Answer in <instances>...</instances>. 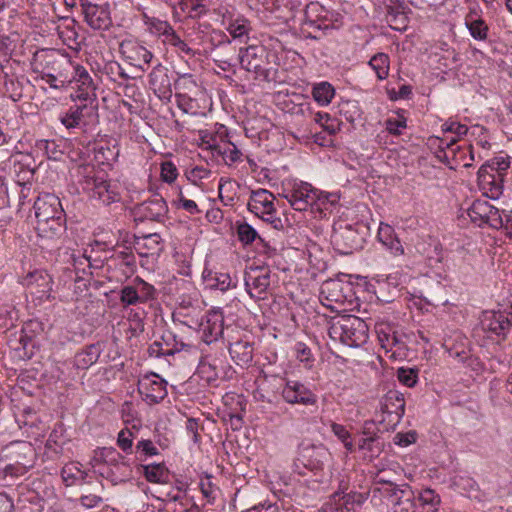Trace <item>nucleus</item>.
Wrapping results in <instances>:
<instances>
[{
  "label": "nucleus",
  "instance_id": "obj_1",
  "mask_svg": "<svg viewBox=\"0 0 512 512\" xmlns=\"http://www.w3.org/2000/svg\"><path fill=\"white\" fill-rule=\"evenodd\" d=\"M368 325L355 315H343L334 318L329 325L328 335L333 340L355 348L365 344L368 340Z\"/></svg>",
  "mask_w": 512,
  "mask_h": 512
},
{
  "label": "nucleus",
  "instance_id": "obj_2",
  "mask_svg": "<svg viewBox=\"0 0 512 512\" xmlns=\"http://www.w3.org/2000/svg\"><path fill=\"white\" fill-rule=\"evenodd\" d=\"M510 161L505 157H495L478 170V184L483 194L491 199H498L504 190V181Z\"/></svg>",
  "mask_w": 512,
  "mask_h": 512
},
{
  "label": "nucleus",
  "instance_id": "obj_3",
  "mask_svg": "<svg viewBox=\"0 0 512 512\" xmlns=\"http://www.w3.org/2000/svg\"><path fill=\"white\" fill-rule=\"evenodd\" d=\"M368 235L369 226L363 222L339 225L333 229L331 244L339 254L350 255L363 248Z\"/></svg>",
  "mask_w": 512,
  "mask_h": 512
},
{
  "label": "nucleus",
  "instance_id": "obj_4",
  "mask_svg": "<svg viewBox=\"0 0 512 512\" xmlns=\"http://www.w3.org/2000/svg\"><path fill=\"white\" fill-rule=\"evenodd\" d=\"M45 66L41 71L34 69L39 73L35 81H43L54 90H61L68 87L72 80L67 75V68H71V63L58 56L57 53L51 51L44 55Z\"/></svg>",
  "mask_w": 512,
  "mask_h": 512
},
{
  "label": "nucleus",
  "instance_id": "obj_5",
  "mask_svg": "<svg viewBox=\"0 0 512 512\" xmlns=\"http://www.w3.org/2000/svg\"><path fill=\"white\" fill-rule=\"evenodd\" d=\"M283 197L297 211H305L308 207L313 206H317V209H322L321 205L327 202H334V200H330L331 195H324L307 182L295 185L290 192L283 194Z\"/></svg>",
  "mask_w": 512,
  "mask_h": 512
},
{
  "label": "nucleus",
  "instance_id": "obj_6",
  "mask_svg": "<svg viewBox=\"0 0 512 512\" xmlns=\"http://www.w3.org/2000/svg\"><path fill=\"white\" fill-rule=\"evenodd\" d=\"M266 56L265 48L259 45H250L246 48H240L239 51V60L242 68L248 72H254L256 78L268 81L270 71L264 66Z\"/></svg>",
  "mask_w": 512,
  "mask_h": 512
},
{
  "label": "nucleus",
  "instance_id": "obj_7",
  "mask_svg": "<svg viewBox=\"0 0 512 512\" xmlns=\"http://www.w3.org/2000/svg\"><path fill=\"white\" fill-rule=\"evenodd\" d=\"M467 214L471 221L478 226L487 224L495 229H499L504 226L503 215L497 208L490 205L486 200H475L467 209Z\"/></svg>",
  "mask_w": 512,
  "mask_h": 512
},
{
  "label": "nucleus",
  "instance_id": "obj_8",
  "mask_svg": "<svg viewBox=\"0 0 512 512\" xmlns=\"http://www.w3.org/2000/svg\"><path fill=\"white\" fill-rule=\"evenodd\" d=\"M299 461L307 470L312 472L322 471L330 459V452L324 445L301 443L298 447Z\"/></svg>",
  "mask_w": 512,
  "mask_h": 512
},
{
  "label": "nucleus",
  "instance_id": "obj_9",
  "mask_svg": "<svg viewBox=\"0 0 512 512\" xmlns=\"http://www.w3.org/2000/svg\"><path fill=\"white\" fill-rule=\"evenodd\" d=\"M281 396L289 404L315 406L317 395L303 383L296 380H287L281 389Z\"/></svg>",
  "mask_w": 512,
  "mask_h": 512
},
{
  "label": "nucleus",
  "instance_id": "obj_10",
  "mask_svg": "<svg viewBox=\"0 0 512 512\" xmlns=\"http://www.w3.org/2000/svg\"><path fill=\"white\" fill-rule=\"evenodd\" d=\"M81 6L85 22L93 30H106L112 25L109 4L82 1Z\"/></svg>",
  "mask_w": 512,
  "mask_h": 512
},
{
  "label": "nucleus",
  "instance_id": "obj_11",
  "mask_svg": "<svg viewBox=\"0 0 512 512\" xmlns=\"http://www.w3.org/2000/svg\"><path fill=\"white\" fill-rule=\"evenodd\" d=\"M481 326L484 331L505 340L512 328V319H509L506 311H484Z\"/></svg>",
  "mask_w": 512,
  "mask_h": 512
},
{
  "label": "nucleus",
  "instance_id": "obj_12",
  "mask_svg": "<svg viewBox=\"0 0 512 512\" xmlns=\"http://www.w3.org/2000/svg\"><path fill=\"white\" fill-rule=\"evenodd\" d=\"M338 16V13L327 9L317 1L310 2L305 8L306 25L319 30L328 29L334 21L338 20Z\"/></svg>",
  "mask_w": 512,
  "mask_h": 512
},
{
  "label": "nucleus",
  "instance_id": "obj_13",
  "mask_svg": "<svg viewBox=\"0 0 512 512\" xmlns=\"http://www.w3.org/2000/svg\"><path fill=\"white\" fill-rule=\"evenodd\" d=\"M168 213V206L162 196L154 195L134 208V215L140 220L162 222Z\"/></svg>",
  "mask_w": 512,
  "mask_h": 512
},
{
  "label": "nucleus",
  "instance_id": "obj_14",
  "mask_svg": "<svg viewBox=\"0 0 512 512\" xmlns=\"http://www.w3.org/2000/svg\"><path fill=\"white\" fill-rule=\"evenodd\" d=\"M166 381L158 375H146L138 382V391L149 404H156L167 396Z\"/></svg>",
  "mask_w": 512,
  "mask_h": 512
},
{
  "label": "nucleus",
  "instance_id": "obj_15",
  "mask_svg": "<svg viewBox=\"0 0 512 512\" xmlns=\"http://www.w3.org/2000/svg\"><path fill=\"white\" fill-rule=\"evenodd\" d=\"M270 270L263 267L252 268L245 273V287L251 298L263 299L270 286Z\"/></svg>",
  "mask_w": 512,
  "mask_h": 512
},
{
  "label": "nucleus",
  "instance_id": "obj_16",
  "mask_svg": "<svg viewBox=\"0 0 512 512\" xmlns=\"http://www.w3.org/2000/svg\"><path fill=\"white\" fill-rule=\"evenodd\" d=\"M84 189L89 192L92 199L99 201L104 205H110L119 201L120 196L112 185L103 179L89 177L85 180Z\"/></svg>",
  "mask_w": 512,
  "mask_h": 512
},
{
  "label": "nucleus",
  "instance_id": "obj_17",
  "mask_svg": "<svg viewBox=\"0 0 512 512\" xmlns=\"http://www.w3.org/2000/svg\"><path fill=\"white\" fill-rule=\"evenodd\" d=\"M120 52L132 65L140 68L142 71L147 70L153 59L152 52L133 41H123L120 44Z\"/></svg>",
  "mask_w": 512,
  "mask_h": 512
},
{
  "label": "nucleus",
  "instance_id": "obj_18",
  "mask_svg": "<svg viewBox=\"0 0 512 512\" xmlns=\"http://www.w3.org/2000/svg\"><path fill=\"white\" fill-rule=\"evenodd\" d=\"M33 209L37 221L64 215L60 199L51 193L40 194L34 202Z\"/></svg>",
  "mask_w": 512,
  "mask_h": 512
},
{
  "label": "nucleus",
  "instance_id": "obj_19",
  "mask_svg": "<svg viewBox=\"0 0 512 512\" xmlns=\"http://www.w3.org/2000/svg\"><path fill=\"white\" fill-rule=\"evenodd\" d=\"M99 459L110 467L109 472H107L108 476L115 477V480H121L117 474L124 477L128 476V473L130 472L129 465L124 461L125 457L116 449L111 447L102 448L99 454Z\"/></svg>",
  "mask_w": 512,
  "mask_h": 512
},
{
  "label": "nucleus",
  "instance_id": "obj_20",
  "mask_svg": "<svg viewBox=\"0 0 512 512\" xmlns=\"http://www.w3.org/2000/svg\"><path fill=\"white\" fill-rule=\"evenodd\" d=\"M149 85L161 99H169L172 94L168 69L161 63L155 65L149 74Z\"/></svg>",
  "mask_w": 512,
  "mask_h": 512
},
{
  "label": "nucleus",
  "instance_id": "obj_21",
  "mask_svg": "<svg viewBox=\"0 0 512 512\" xmlns=\"http://www.w3.org/2000/svg\"><path fill=\"white\" fill-rule=\"evenodd\" d=\"M224 316L221 309H212L208 312L206 322L202 324V339L210 344L223 335Z\"/></svg>",
  "mask_w": 512,
  "mask_h": 512
},
{
  "label": "nucleus",
  "instance_id": "obj_22",
  "mask_svg": "<svg viewBox=\"0 0 512 512\" xmlns=\"http://www.w3.org/2000/svg\"><path fill=\"white\" fill-rule=\"evenodd\" d=\"M275 196L266 189L252 191L248 202V210L260 217L267 212H271L274 207Z\"/></svg>",
  "mask_w": 512,
  "mask_h": 512
},
{
  "label": "nucleus",
  "instance_id": "obj_23",
  "mask_svg": "<svg viewBox=\"0 0 512 512\" xmlns=\"http://www.w3.org/2000/svg\"><path fill=\"white\" fill-rule=\"evenodd\" d=\"M22 284L27 288L36 289L37 293H41L39 297H43L51 290V278L42 270H34L23 278Z\"/></svg>",
  "mask_w": 512,
  "mask_h": 512
},
{
  "label": "nucleus",
  "instance_id": "obj_24",
  "mask_svg": "<svg viewBox=\"0 0 512 512\" xmlns=\"http://www.w3.org/2000/svg\"><path fill=\"white\" fill-rule=\"evenodd\" d=\"M381 410L388 414L394 413L401 418L405 413L404 395L397 390L388 391L381 401Z\"/></svg>",
  "mask_w": 512,
  "mask_h": 512
},
{
  "label": "nucleus",
  "instance_id": "obj_25",
  "mask_svg": "<svg viewBox=\"0 0 512 512\" xmlns=\"http://www.w3.org/2000/svg\"><path fill=\"white\" fill-rule=\"evenodd\" d=\"M101 353L102 345L100 342L90 344L75 355L74 365L78 369H88L98 361Z\"/></svg>",
  "mask_w": 512,
  "mask_h": 512
},
{
  "label": "nucleus",
  "instance_id": "obj_26",
  "mask_svg": "<svg viewBox=\"0 0 512 512\" xmlns=\"http://www.w3.org/2000/svg\"><path fill=\"white\" fill-rule=\"evenodd\" d=\"M378 239L393 255L398 256L404 253L403 246L392 226L381 223L378 229Z\"/></svg>",
  "mask_w": 512,
  "mask_h": 512
},
{
  "label": "nucleus",
  "instance_id": "obj_27",
  "mask_svg": "<svg viewBox=\"0 0 512 512\" xmlns=\"http://www.w3.org/2000/svg\"><path fill=\"white\" fill-rule=\"evenodd\" d=\"M134 244L141 255L160 253L163 250L162 240L158 233L137 237Z\"/></svg>",
  "mask_w": 512,
  "mask_h": 512
},
{
  "label": "nucleus",
  "instance_id": "obj_28",
  "mask_svg": "<svg viewBox=\"0 0 512 512\" xmlns=\"http://www.w3.org/2000/svg\"><path fill=\"white\" fill-rule=\"evenodd\" d=\"M65 221V214L57 215L47 220L37 221L36 229L40 236L51 238L64 230Z\"/></svg>",
  "mask_w": 512,
  "mask_h": 512
},
{
  "label": "nucleus",
  "instance_id": "obj_29",
  "mask_svg": "<svg viewBox=\"0 0 512 512\" xmlns=\"http://www.w3.org/2000/svg\"><path fill=\"white\" fill-rule=\"evenodd\" d=\"M229 353L237 364H248L253 359L252 345L247 341H236L229 347Z\"/></svg>",
  "mask_w": 512,
  "mask_h": 512
},
{
  "label": "nucleus",
  "instance_id": "obj_30",
  "mask_svg": "<svg viewBox=\"0 0 512 512\" xmlns=\"http://www.w3.org/2000/svg\"><path fill=\"white\" fill-rule=\"evenodd\" d=\"M142 469L148 482L164 484L169 481V470L163 463L142 465Z\"/></svg>",
  "mask_w": 512,
  "mask_h": 512
},
{
  "label": "nucleus",
  "instance_id": "obj_31",
  "mask_svg": "<svg viewBox=\"0 0 512 512\" xmlns=\"http://www.w3.org/2000/svg\"><path fill=\"white\" fill-rule=\"evenodd\" d=\"M466 26L471 36L476 40H485L488 36V25L476 13L469 14L465 19Z\"/></svg>",
  "mask_w": 512,
  "mask_h": 512
},
{
  "label": "nucleus",
  "instance_id": "obj_32",
  "mask_svg": "<svg viewBox=\"0 0 512 512\" xmlns=\"http://www.w3.org/2000/svg\"><path fill=\"white\" fill-rule=\"evenodd\" d=\"M88 109L87 104L83 105H73L71 106L68 111L60 116V122L67 128V129H74L79 127L82 118L84 116V111Z\"/></svg>",
  "mask_w": 512,
  "mask_h": 512
},
{
  "label": "nucleus",
  "instance_id": "obj_33",
  "mask_svg": "<svg viewBox=\"0 0 512 512\" xmlns=\"http://www.w3.org/2000/svg\"><path fill=\"white\" fill-rule=\"evenodd\" d=\"M386 22L396 31H404L408 25V17L399 7L388 6L386 12Z\"/></svg>",
  "mask_w": 512,
  "mask_h": 512
},
{
  "label": "nucleus",
  "instance_id": "obj_34",
  "mask_svg": "<svg viewBox=\"0 0 512 512\" xmlns=\"http://www.w3.org/2000/svg\"><path fill=\"white\" fill-rule=\"evenodd\" d=\"M395 506H402L401 512H416L415 495L408 484H403L401 494L394 500Z\"/></svg>",
  "mask_w": 512,
  "mask_h": 512
},
{
  "label": "nucleus",
  "instance_id": "obj_35",
  "mask_svg": "<svg viewBox=\"0 0 512 512\" xmlns=\"http://www.w3.org/2000/svg\"><path fill=\"white\" fill-rule=\"evenodd\" d=\"M335 90L333 86L328 82H321L313 87L312 95L314 100L324 106L328 105L334 97Z\"/></svg>",
  "mask_w": 512,
  "mask_h": 512
},
{
  "label": "nucleus",
  "instance_id": "obj_36",
  "mask_svg": "<svg viewBox=\"0 0 512 512\" xmlns=\"http://www.w3.org/2000/svg\"><path fill=\"white\" fill-rule=\"evenodd\" d=\"M369 66L375 71L379 80H384L389 74V57L385 53H377L370 61Z\"/></svg>",
  "mask_w": 512,
  "mask_h": 512
},
{
  "label": "nucleus",
  "instance_id": "obj_37",
  "mask_svg": "<svg viewBox=\"0 0 512 512\" xmlns=\"http://www.w3.org/2000/svg\"><path fill=\"white\" fill-rule=\"evenodd\" d=\"M236 231L238 240L244 246L252 244L256 239H259L261 242H263V239L259 236L258 232L246 222H237Z\"/></svg>",
  "mask_w": 512,
  "mask_h": 512
},
{
  "label": "nucleus",
  "instance_id": "obj_38",
  "mask_svg": "<svg viewBox=\"0 0 512 512\" xmlns=\"http://www.w3.org/2000/svg\"><path fill=\"white\" fill-rule=\"evenodd\" d=\"M162 340L167 347H170L165 351L166 356L174 355L182 350H189L192 347L190 344L184 343L182 340H178L177 336L171 331L165 332L162 336Z\"/></svg>",
  "mask_w": 512,
  "mask_h": 512
},
{
  "label": "nucleus",
  "instance_id": "obj_39",
  "mask_svg": "<svg viewBox=\"0 0 512 512\" xmlns=\"http://www.w3.org/2000/svg\"><path fill=\"white\" fill-rule=\"evenodd\" d=\"M358 448L367 451L371 458L378 457L384 449V442L380 438H361Z\"/></svg>",
  "mask_w": 512,
  "mask_h": 512
},
{
  "label": "nucleus",
  "instance_id": "obj_40",
  "mask_svg": "<svg viewBox=\"0 0 512 512\" xmlns=\"http://www.w3.org/2000/svg\"><path fill=\"white\" fill-rule=\"evenodd\" d=\"M378 338L381 346L386 350H391L393 347H398V349L401 350L405 347L401 337L395 331H391V329H389L388 332L384 330L378 331Z\"/></svg>",
  "mask_w": 512,
  "mask_h": 512
},
{
  "label": "nucleus",
  "instance_id": "obj_41",
  "mask_svg": "<svg viewBox=\"0 0 512 512\" xmlns=\"http://www.w3.org/2000/svg\"><path fill=\"white\" fill-rule=\"evenodd\" d=\"M71 80L76 81L78 86L81 88H87L90 90L96 89V85L94 84L92 77L83 66L76 65L74 67V76Z\"/></svg>",
  "mask_w": 512,
  "mask_h": 512
},
{
  "label": "nucleus",
  "instance_id": "obj_42",
  "mask_svg": "<svg viewBox=\"0 0 512 512\" xmlns=\"http://www.w3.org/2000/svg\"><path fill=\"white\" fill-rule=\"evenodd\" d=\"M120 301L123 304V306H130L142 303L138 288L132 285L124 286L120 291Z\"/></svg>",
  "mask_w": 512,
  "mask_h": 512
},
{
  "label": "nucleus",
  "instance_id": "obj_43",
  "mask_svg": "<svg viewBox=\"0 0 512 512\" xmlns=\"http://www.w3.org/2000/svg\"><path fill=\"white\" fill-rule=\"evenodd\" d=\"M37 148L42 150L49 159L59 160L63 152L54 140H40L37 142Z\"/></svg>",
  "mask_w": 512,
  "mask_h": 512
},
{
  "label": "nucleus",
  "instance_id": "obj_44",
  "mask_svg": "<svg viewBox=\"0 0 512 512\" xmlns=\"http://www.w3.org/2000/svg\"><path fill=\"white\" fill-rule=\"evenodd\" d=\"M79 463H68L61 470V477L66 486L75 485V479L81 471Z\"/></svg>",
  "mask_w": 512,
  "mask_h": 512
},
{
  "label": "nucleus",
  "instance_id": "obj_45",
  "mask_svg": "<svg viewBox=\"0 0 512 512\" xmlns=\"http://www.w3.org/2000/svg\"><path fill=\"white\" fill-rule=\"evenodd\" d=\"M398 380L407 387H413L418 380V372L413 368L401 367L397 370Z\"/></svg>",
  "mask_w": 512,
  "mask_h": 512
},
{
  "label": "nucleus",
  "instance_id": "obj_46",
  "mask_svg": "<svg viewBox=\"0 0 512 512\" xmlns=\"http://www.w3.org/2000/svg\"><path fill=\"white\" fill-rule=\"evenodd\" d=\"M419 500L422 505L431 507V512H437L438 506L441 502L440 496L432 489H425L420 493Z\"/></svg>",
  "mask_w": 512,
  "mask_h": 512
},
{
  "label": "nucleus",
  "instance_id": "obj_47",
  "mask_svg": "<svg viewBox=\"0 0 512 512\" xmlns=\"http://www.w3.org/2000/svg\"><path fill=\"white\" fill-rule=\"evenodd\" d=\"M143 18L148 19L146 23L149 24L151 31L159 36L165 37L173 28L167 21H162L157 18H148L146 13H143Z\"/></svg>",
  "mask_w": 512,
  "mask_h": 512
},
{
  "label": "nucleus",
  "instance_id": "obj_48",
  "mask_svg": "<svg viewBox=\"0 0 512 512\" xmlns=\"http://www.w3.org/2000/svg\"><path fill=\"white\" fill-rule=\"evenodd\" d=\"M250 30V23L246 19H236L228 27L229 33L233 38H240L247 35Z\"/></svg>",
  "mask_w": 512,
  "mask_h": 512
},
{
  "label": "nucleus",
  "instance_id": "obj_49",
  "mask_svg": "<svg viewBox=\"0 0 512 512\" xmlns=\"http://www.w3.org/2000/svg\"><path fill=\"white\" fill-rule=\"evenodd\" d=\"M457 138H452L449 141L443 143V140L441 141V144L439 145L438 150L436 151V157L443 163L449 164V157L446 153V148L449 149L453 156L456 155V152L458 151L459 147L454 148V145L457 142Z\"/></svg>",
  "mask_w": 512,
  "mask_h": 512
},
{
  "label": "nucleus",
  "instance_id": "obj_50",
  "mask_svg": "<svg viewBox=\"0 0 512 512\" xmlns=\"http://www.w3.org/2000/svg\"><path fill=\"white\" fill-rule=\"evenodd\" d=\"M33 467V464L32 463H29V464H24V463H14V464H8L6 465V467L4 468V473L6 476H11V477H19V476H23L24 474L27 473V471Z\"/></svg>",
  "mask_w": 512,
  "mask_h": 512
},
{
  "label": "nucleus",
  "instance_id": "obj_51",
  "mask_svg": "<svg viewBox=\"0 0 512 512\" xmlns=\"http://www.w3.org/2000/svg\"><path fill=\"white\" fill-rule=\"evenodd\" d=\"M117 444L122 451L130 453L133 446V433L128 429L121 430L118 434Z\"/></svg>",
  "mask_w": 512,
  "mask_h": 512
},
{
  "label": "nucleus",
  "instance_id": "obj_52",
  "mask_svg": "<svg viewBox=\"0 0 512 512\" xmlns=\"http://www.w3.org/2000/svg\"><path fill=\"white\" fill-rule=\"evenodd\" d=\"M213 150L216 151L217 154L222 155L224 158L230 160L233 163L239 161L242 156L241 151L234 144H231L224 150L218 146H215Z\"/></svg>",
  "mask_w": 512,
  "mask_h": 512
},
{
  "label": "nucleus",
  "instance_id": "obj_53",
  "mask_svg": "<svg viewBox=\"0 0 512 512\" xmlns=\"http://www.w3.org/2000/svg\"><path fill=\"white\" fill-rule=\"evenodd\" d=\"M178 176L176 166L171 161H166L161 164V177L163 181L172 183Z\"/></svg>",
  "mask_w": 512,
  "mask_h": 512
},
{
  "label": "nucleus",
  "instance_id": "obj_54",
  "mask_svg": "<svg viewBox=\"0 0 512 512\" xmlns=\"http://www.w3.org/2000/svg\"><path fill=\"white\" fill-rule=\"evenodd\" d=\"M386 130L395 136H399L401 134V129L406 127V119L405 118H389L385 122Z\"/></svg>",
  "mask_w": 512,
  "mask_h": 512
},
{
  "label": "nucleus",
  "instance_id": "obj_55",
  "mask_svg": "<svg viewBox=\"0 0 512 512\" xmlns=\"http://www.w3.org/2000/svg\"><path fill=\"white\" fill-rule=\"evenodd\" d=\"M276 209L271 212L265 213V215L260 216L262 220L271 224V226L276 230H284L287 220H282L281 218L275 215Z\"/></svg>",
  "mask_w": 512,
  "mask_h": 512
},
{
  "label": "nucleus",
  "instance_id": "obj_56",
  "mask_svg": "<svg viewBox=\"0 0 512 512\" xmlns=\"http://www.w3.org/2000/svg\"><path fill=\"white\" fill-rule=\"evenodd\" d=\"M443 132H450L455 134L458 137L466 135L468 132V127L464 124L458 122H446L442 125Z\"/></svg>",
  "mask_w": 512,
  "mask_h": 512
},
{
  "label": "nucleus",
  "instance_id": "obj_57",
  "mask_svg": "<svg viewBox=\"0 0 512 512\" xmlns=\"http://www.w3.org/2000/svg\"><path fill=\"white\" fill-rule=\"evenodd\" d=\"M135 281L138 282L139 288L138 291L140 293L141 302H146L148 299L153 298L155 289L152 285L148 284L144 280L137 277Z\"/></svg>",
  "mask_w": 512,
  "mask_h": 512
},
{
  "label": "nucleus",
  "instance_id": "obj_58",
  "mask_svg": "<svg viewBox=\"0 0 512 512\" xmlns=\"http://www.w3.org/2000/svg\"><path fill=\"white\" fill-rule=\"evenodd\" d=\"M417 439L416 431H409L407 433H397L394 437L396 445L406 447L412 443H415Z\"/></svg>",
  "mask_w": 512,
  "mask_h": 512
},
{
  "label": "nucleus",
  "instance_id": "obj_59",
  "mask_svg": "<svg viewBox=\"0 0 512 512\" xmlns=\"http://www.w3.org/2000/svg\"><path fill=\"white\" fill-rule=\"evenodd\" d=\"M137 452H141L145 456H153L158 454V449L151 440H141L136 446Z\"/></svg>",
  "mask_w": 512,
  "mask_h": 512
},
{
  "label": "nucleus",
  "instance_id": "obj_60",
  "mask_svg": "<svg viewBox=\"0 0 512 512\" xmlns=\"http://www.w3.org/2000/svg\"><path fill=\"white\" fill-rule=\"evenodd\" d=\"M80 503L85 508H95L102 503V498L96 494H87L80 497Z\"/></svg>",
  "mask_w": 512,
  "mask_h": 512
},
{
  "label": "nucleus",
  "instance_id": "obj_61",
  "mask_svg": "<svg viewBox=\"0 0 512 512\" xmlns=\"http://www.w3.org/2000/svg\"><path fill=\"white\" fill-rule=\"evenodd\" d=\"M331 500L335 502L339 507L336 510H339L342 506H347L348 504L354 502V495L351 493L341 495L339 492H335L331 495Z\"/></svg>",
  "mask_w": 512,
  "mask_h": 512
},
{
  "label": "nucleus",
  "instance_id": "obj_62",
  "mask_svg": "<svg viewBox=\"0 0 512 512\" xmlns=\"http://www.w3.org/2000/svg\"><path fill=\"white\" fill-rule=\"evenodd\" d=\"M179 203L181 204V207L187 211L189 214H197L200 213V210L198 209V206L195 201L186 199L182 193L179 195Z\"/></svg>",
  "mask_w": 512,
  "mask_h": 512
},
{
  "label": "nucleus",
  "instance_id": "obj_63",
  "mask_svg": "<svg viewBox=\"0 0 512 512\" xmlns=\"http://www.w3.org/2000/svg\"><path fill=\"white\" fill-rule=\"evenodd\" d=\"M331 430L332 432L334 433V435L341 441L343 442L344 440H347V439H350V433L349 431L346 429L345 426L341 425V424H338V423H335V422H332L331 423Z\"/></svg>",
  "mask_w": 512,
  "mask_h": 512
},
{
  "label": "nucleus",
  "instance_id": "obj_64",
  "mask_svg": "<svg viewBox=\"0 0 512 512\" xmlns=\"http://www.w3.org/2000/svg\"><path fill=\"white\" fill-rule=\"evenodd\" d=\"M120 64L116 61H110L104 66V73L113 81H117V75L120 71Z\"/></svg>",
  "mask_w": 512,
  "mask_h": 512
}]
</instances>
